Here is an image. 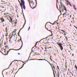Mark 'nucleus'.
I'll list each match as a JSON object with an SVG mask.
<instances>
[{
    "label": "nucleus",
    "mask_w": 77,
    "mask_h": 77,
    "mask_svg": "<svg viewBox=\"0 0 77 77\" xmlns=\"http://www.w3.org/2000/svg\"><path fill=\"white\" fill-rule=\"evenodd\" d=\"M46 60L47 61V62H48V63H49V64H50V65H51V68L53 71V73H54V77H55V74H54V69H53V66L52 65H51V64L50 63V62H48V61L45 60V59H30L29 60Z\"/></svg>",
    "instance_id": "nucleus-1"
},
{
    "label": "nucleus",
    "mask_w": 77,
    "mask_h": 77,
    "mask_svg": "<svg viewBox=\"0 0 77 77\" xmlns=\"http://www.w3.org/2000/svg\"><path fill=\"white\" fill-rule=\"evenodd\" d=\"M18 1L20 3V5L21 8H22V6H23V8L24 10H25L26 9V6H25V2H24V0H20L21 4V2H20L19 0H18Z\"/></svg>",
    "instance_id": "nucleus-2"
},
{
    "label": "nucleus",
    "mask_w": 77,
    "mask_h": 77,
    "mask_svg": "<svg viewBox=\"0 0 77 77\" xmlns=\"http://www.w3.org/2000/svg\"><path fill=\"white\" fill-rule=\"evenodd\" d=\"M22 47H23V43H22V46H21L20 48L19 49H9L8 51H7V53L6 54V55H8V53H9V51H11V50H15L16 51H17V50H20V49H21V48H22Z\"/></svg>",
    "instance_id": "nucleus-3"
},
{
    "label": "nucleus",
    "mask_w": 77,
    "mask_h": 77,
    "mask_svg": "<svg viewBox=\"0 0 77 77\" xmlns=\"http://www.w3.org/2000/svg\"><path fill=\"white\" fill-rule=\"evenodd\" d=\"M26 20L25 21V23H24V25H23V27H22V28L20 29V30H19V32H18V35H19V34H20V31H21V30L22 29H23V28L24 27V26H25V24H26Z\"/></svg>",
    "instance_id": "nucleus-4"
},
{
    "label": "nucleus",
    "mask_w": 77,
    "mask_h": 77,
    "mask_svg": "<svg viewBox=\"0 0 77 77\" xmlns=\"http://www.w3.org/2000/svg\"><path fill=\"white\" fill-rule=\"evenodd\" d=\"M62 8H63V10H64V11H65L66 12L67 11V10H66V8H65V7L63 5V6L62 7Z\"/></svg>",
    "instance_id": "nucleus-5"
},
{
    "label": "nucleus",
    "mask_w": 77,
    "mask_h": 77,
    "mask_svg": "<svg viewBox=\"0 0 77 77\" xmlns=\"http://www.w3.org/2000/svg\"><path fill=\"white\" fill-rule=\"evenodd\" d=\"M60 14H61V15H60L59 17H60V15H62V13L61 12L62 11V12H63V9H61V10L60 11Z\"/></svg>",
    "instance_id": "nucleus-6"
},
{
    "label": "nucleus",
    "mask_w": 77,
    "mask_h": 77,
    "mask_svg": "<svg viewBox=\"0 0 77 77\" xmlns=\"http://www.w3.org/2000/svg\"><path fill=\"white\" fill-rule=\"evenodd\" d=\"M44 39H42L39 42H41V41L42 42H45V41Z\"/></svg>",
    "instance_id": "nucleus-7"
},
{
    "label": "nucleus",
    "mask_w": 77,
    "mask_h": 77,
    "mask_svg": "<svg viewBox=\"0 0 77 77\" xmlns=\"http://www.w3.org/2000/svg\"><path fill=\"white\" fill-rule=\"evenodd\" d=\"M68 14V13H67V12H65L64 14H63V16H64V15H66L67 16H68V14Z\"/></svg>",
    "instance_id": "nucleus-8"
},
{
    "label": "nucleus",
    "mask_w": 77,
    "mask_h": 77,
    "mask_svg": "<svg viewBox=\"0 0 77 77\" xmlns=\"http://www.w3.org/2000/svg\"><path fill=\"white\" fill-rule=\"evenodd\" d=\"M57 44L60 46H60H62V45H63V44H62L61 43H57Z\"/></svg>",
    "instance_id": "nucleus-9"
},
{
    "label": "nucleus",
    "mask_w": 77,
    "mask_h": 77,
    "mask_svg": "<svg viewBox=\"0 0 77 77\" xmlns=\"http://www.w3.org/2000/svg\"><path fill=\"white\" fill-rule=\"evenodd\" d=\"M1 20H2V22H4L5 19H3V18H1Z\"/></svg>",
    "instance_id": "nucleus-10"
},
{
    "label": "nucleus",
    "mask_w": 77,
    "mask_h": 77,
    "mask_svg": "<svg viewBox=\"0 0 77 77\" xmlns=\"http://www.w3.org/2000/svg\"><path fill=\"white\" fill-rule=\"evenodd\" d=\"M60 48L61 50H63V47H62V46H60Z\"/></svg>",
    "instance_id": "nucleus-11"
},
{
    "label": "nucleus",
    "mask_w": 77,
    "mask_h": 77,
    "mask_svg": "<svg viewBox=\"0 0 77 77\" xmlns=\"http://www.w3.org/2000/svg\"><path fill=\"white\" fill-rule=\"evenodd\" d=\"M53 34H52V35H51L49 36H48V37H47L45 38H44V39H47V38H48L49 37V36H53Z\"/></svg>",
    "instance_id": "nucleus-12"
},
{
    "label": "nucleus",
    "mask_w": 77,
    "mask_h": 77,
    "mask_svg": "<svg viewBox=\"0 0 77 77\" xmlns=\"http://www.w3.org/2000/svg\"><path fill=\"white\" fill-rule=\"evenodd\" d=\"M74 42L75 43H77V39H74Z\"/></svg>",
    "instance_id": "nucleus-13"
},
{
    "label": "nucleus",
    "mask_w": 77,
    "mask_h": 77,
    "mask_svg": "<svg viewBox=\"0 0 77 77\" xmlns=\"http://www.w3.org/2000/svg\"><path fill=\"white\" fill-rule=\"evenodd\" d=\"M53 68L54 69V70H56V68H55V67L54 66V65H53Z\"/></svg>",
    "instance_id": "nucleus-14"
},
{
    "label": "nucleus",
    "mask_w": 77,
    "mask_h": 77,
    "mask_svg": "<svg viewBox=\"0 0 77 77\" xmlns=\"http://www.w3.org/2000/svg\"><path fill=\"white\" fill-rule=\"evenodd\" d=\"M45 53H47V54H48V51L47 50H46L45 51Z\"/></svg>",
    "instance_id": "nucleus-15"
},
{
    "label": "nucleus",
    "mask_w": 77,
    "mask_h": 77,
    "mask_svg": "<svg viewBox=\"0 0 77 77\" xmlns=\"http://www.w3.org/2000/svg\"><path fill=\"white\" fill-rule=\"evenodd\" d=\"M34 54H36V55H38V54H38L37 53H34Z\"/></svg>",
    "instance_id": "nucleus-16"
},
{
    "label": "nucleus",
    "mask_w": 77,
    "mask_h": 77,
    "mask_svg": "<svg viewBox=\"0 0 77 77\" xmlns=\"http://www.w3.org/2000/svg\"><path fill=\"white\" fill-rule=\"evenodd\" d=\"M6 48H5V49H4V50H5V54H6Z\"/></svg>",
    "instance_id": "nucleus-17"
},
{
    "label": "nucleus",
    "mask_w": 77,
    "mask_h": 77,
    "mask_svg": "<svg viewBox=\"0 0 77 77\" xmlns=\"http://www.w3.org/2000/svg\"><path fill=\"white\" fill-rule=\"evenodd\" d=\"M15 24L14 25V26H16V25H17V22H15Z\"/></svg>",
    "instance_id": "nucleus-18"
},
{
    "label": "nucleus",
    "mask_w": 77,
    "mask_h": 77,
    "mask_svg": "<svg viewBox=\"0 0 77 77\" xmlns=\"http://www.w3.org/2000/svg\"><path fill=\"white\" fill-rule=\"evenodd\" d=\"M5 30L6 32H8V29H7V28H5Z\"/></svg>",
    "instance_id": "nucleus-19"
},
{
    "label": "nucleus",
    "mask_w": 77,
    "mask_h": 77,
    "mask_svg": "<svg viewBox=\"0 0 77 77\" xmlns=\"http://www.w3.org/2000/svg\"><path fill=\"white\" fill-rule=\"evenodd\" d=\"M57 69L59 70V71H60V69H59V66H57Z\"/></svg>",
    "instance_id": "nucleus-20"
},
{
    "label": "nucleus",
    "mask_w": 77,
    "mask_h": 77,
    "mask_svg": "<svg viewBox=\"0 0 77 77\" xmlns=\"http://www.w3.org/2000/svg\"><path fill=\"white\" fill-rule=\"evenodd\" d=\"M35 1L36 2V6H35V7H36L37 5V1H36V0H35Z\"/></svg>",
    "instance_id": "nucleus-21"
},
{
    "label": "nucleus",
    "mask_w": 77,
    "mask_h": 77,
    "mask_svg": "<svg viewBox=\"0 0 77 77\" xmlns=\"http://www.w3.org/2000/svg\"><path fill=\"white\" fill-rule=\"evenodd\" d=\"M50 41V40L49 39H47V40L46 39V41H47V42H48V41Z\"/></svg>",
    "instance_id": "nucleus-22"
},
{
    "label": "nucleus",
    "mask_w": 77,
    "mask_h": 77,
    "mask_svg": "<svg viewBox=\"0 0 77 77\" xmlns=\"http://www.w3.org/2000/svg\"><path fill=\"white\" fill-rule=\"evenodd\" d=\"M15 35H16V36H17V35L16 34H12V35L11 36V37H12V36H15Z\"/></svg>",
    "instance_id": "nucleus-23"
},
{
    "label": "nucleus",
    "mask_w": 77,
    "mask_h": 77,
    "mask_svg": "<svg viewBox=\"0 0 77 77\" xmlns=\"http://www.w3.org/2000/svg\"><path fill=\"white\" fill-rule=\"evenodd\" d=\"M20 41H21V39H20L18 40V42H20Z\"/></svg>",
    "instance_id": "nucleus-24"
},
{
    "label": "nucleus",
    "mask_w": 77,
    "mask_h": 77,
    "mask_svg": "<svg viewBox=\"0 0 77 77\" xmlns=\"http://www.w3.org/2000/svg\"><path fill=\"white\" fill-rule=\"evenodd\" d=\"M10 18L11 21H12V18H11V17H10Z\"/></svg>",
    "instance_id": "nucleus-25"
},
{
    "label": "nucleus",
    "mask_w": 77,
    "mask_h": 77,
    "mask_svg": "<svg viewBox=\"0 0 77 77\" xmlns=\"http://www.w3.org/2000/svg\"><path fill=\"white\" fill-rule=\"evenodd\" d=\"M5 47L6 48H8V46H6Z\"/></svg>",
    "instance_id": "nucleus-26"
},
{
    "label": "nucleus",
    "mask_w": 77,
    "mask_h": 77,
    "mask_svg": "<svg viewBox=\"0 0 77 77\" xmlns=\"http://www.w3.org/2000/svg\"><path fill=\"white\" fill-rule=\"evenodd\" d=\"M75 69H77V67L76 66V65H75Z\"/></svg>",
    "instance_id": "nucleus-27"
},
{
    "label": "nucleus",
    "mask_w": 77,
    "mask_h": 77,
    "mask_svg": "<svg viewBox=\"0 0 77 77\" xmlns=\"http://www.w3.org/2000/svg\"><path fill=\"white\" fill-rule=\"evenodd\" d=\"M21 8L22 9V12L23 14V8H22V7Z\"/></svg>",
    "instance_id": "nucleus-28"
},
{
    "label": "nucleus",
    "mask_w": 77,
    "mask_h": 77,
    "mask_svg": "<svg viewBox=\"0 0 77 77\" xmlns=\"http://www.w3.org/2000/svg\"><path fill=\"white\" fill-rule=\"evenodd\" d=\"M61 7H63V4H61Z\"/></svg>",
    "instance_id": "nucleus-29"
},
{
    "label": "nucleus",
    "mask_w": 77,
    "mask_h": 77,
    "mask_svg": "<svg viewBox=\"0 0 77 77\" xmlns=\"http://www.w3.org/2000/svg\"><path fill=\"white\" fill-rule=\"evenodd\" d=\"M73 8H75V5H73Z\"/></svg>",
    "instance_id": "nucleus-30"
},
{
    "label": "nucleus",
    "mask_w": 77,
    "mask_h": 77,
    "mask_svg": "<svg viewBox=\"0 0 77 77\" xmlns=\"http://www.w3.org/2000/svg\"><path fill=\"white\" fill-rule=\"evenodd\" d=\"M67 3H70V2H69V1H67Z\"/></svg>",
    "instance_id": "nucleus-31"
},
{
    "label": "nucleus",
    "mask_w": 77,
    "mask_h": 77,
    "mask_svg": "<svg viewBox=\"0 0 77 77\" xmlns=\"http://www.w3.org/2000/svg\"><path fill=\"white\" fill-rule=\"evenodd\" d=\"M60 34H63V32H60Z\"/></svg>",
    "instance_id": "nucleus-32"
},
{
    "label": "nucleus",
    "mask_w": 77,
    "mask_h": 77,
    "mask_svg": "<svg viewBox=\"0 0 77 77\" xmlns=\"http://www.w3.org/2000/svg\"><path fill=\"white\" fill-rule=\"evenodd\" d=\"M24 19H25V20H26V19H25V17H24Z\"/></svg>",
    "instance_id": "nucleus-33"
},
{
    "label": "nucleus",
    "mask_w": 77,
    "mask_h": 77,
    "mask_svg": "<svg viewBox=\"0 0 77 77\" xmlns=\"http://www.w3.org/2000/svg\"><path fill=\"white\" fill-rule=\"evenodd\" d=\"M30 27L29 26V28H28V30H30Z\"/></svg>",
    "instance_id": "nucleus-34"
},
{
    "label": "nucleus",
    "mask_w": 77,
    "mask_h": 77,
    "mask_svg": "<svg viewBox=\"0 0 77 77\" xmlns=\"http://www.w3.org/2000/svg\"><path fill=\"white\" fill-rule=\"evenodd\" d=\"M38 42H37L36 43V45L37 44H38Z\"/></svg>",
    "instance_id": "nucleus-35"
},
{
    "label": "nucleus",
    "mask_w": 77,
    "mask_h": 77,
    "mask_svg": "<svg viewBox=\"0 0 77 77\" xmlns=\"http://www.w3.org/2000/svg\"><path fill=\"white\" fill-rule=\"evenodd\" d=\"M51 41H55V40H54L53 39H51Z\"/></svg>",
    "instance_id": "nucleus-36"
},
{
    "label": "nucleus",
    "mask_w": 77,
    "mask_h": 77,
    "mask_svg": "<svg viewBox=\"0 0 77 77\" xmlns=\"http://www.w3.org/2000/svg\"><path fill=\"white\" fill-rule=\"evenodd\" d=\"M16 61H17V62H18V61L21 62V61H20V60H16Z\"/></svg>",
    "instance_id": "nucleus-37"
},
{
    "label": "nucleus",
    "mask_w": 77,
    "mask_h": 77,
    "mask_svg": "<svg viewBox=\"0 0 77 77\" xmlns=\"http://www.w3.org/2000/svg\"><path fill=\"white\" fill-rule=\"evenodd\" d=\"M74 27H75V28L76 29H77V27H76V26H74Z\"/></svg>",
    "instance_id": "nucleus-38"
},
{
    "label": "nucleus",
    "mask_w": 77,
    "mask_h": 77,
    "mask_svg": "<svg viewBox=\"0 0 77 77\" xmlns=\"http://www.w3.org/2000/svg\"><path fill=\"white\" fill-rule=\"evenodd\" d=\"M49 31H50V32H51V33H52V31H51V30H49Z\"/></svg>",
    "instance_id": "nucleus-39"
},
{
    "label": "nucleus",
    "mask_w": 77,
    "mask_h": 77,
    "mask_svg": "<svg viewBox=\"0 0 77 77\" xmlns=\"http://www.w3.org/2000/svg\"><path fill=\"white\" fill-rule=\"evenodd\" d=\"M74 9L75 10V11H76V8H75V7L74 8Z\"/></svg>",
    "instance_id": "nucleus-40"
},
{
    "label": "nucleus",
    "mask_w": 77,
    "mask_h": 77,
    "mask_svg": "<svg viewBox=\"0 0 77 77\" xmlns=\"http://www.w3.org/2000/svg\"><path fill=\"white\" fill-rule=\"evenodd\" d=\"M62 31L63 32V33H65V31H64V30H62Z\"/></svg>",
    "instance_id": "nucleus-41"
},
{
    "label": "nucleus",
    "mask_w": 77,
    "mask_h": 77,
    "mask_svg": "<svg viewBox=\"0 0 77 77\" xmlns=\"http://www.w3.org/2000/svg\"><path fill=\"white\" fill-rule=\"evenodd\" d=\"M62 31L63 32V33H65V31H64V30H62Z\"/></svg>",
    "instance_id": "nucleus-42"
},
{
    "label": "nucleus",
    "mask_w": 77,
    "mask_h": 77,
    "mask_svg": "<svg viewBox=\"0 0 77 77\" xmlns=\"http://www.w3.org/2000/svg\"><path fill=\"white\" fill-rule=\"evenodd\" d=\"M62 31L63 32V33H65V31H64V30H62Z\"/></svg>",
    "instance_id": "nucleus-43"
},
{
    "label": "nucleus",
    "mask_w": 77,
    "mask_h": 77,
    "mask_svg": "<svg viewBox=\"0 0 77 77\" xmlns=\"http://www.w3.org/2000/svg\"><path fill=\"white\" fill-rule=\"evenodd\" d=\"M4 45H6V42L5 43Z\"/></svg>",
    "instance_id": "nucleus-44"
},
{
    "label": "nucleus",
    "mask_w": 77,
    "mask_h": 77,
    "mask_svg": "<svg viewBox=\"0 0 77 77\" xmlns=\"http://www.w3.org/2000/svg\"><path fill=\"white\" fill-rule=\"evenodd\" d=\"M69 5L70 6H71V4L70 3H70H69Z\"/></svg>",
    "instance_id": "nucleus-45"
},
{
    "label": "nucleus",
    "mask_w": 77,
    "mask_h": 77,
    "mask_svg": "<svg viewBox=\"0 0 77 77\" xmlns=\"http://www.w3.org/2000/svg\"><path fill=\"white\" fill-rule=\"evenodd\" d=\"M60 4H61H61H62L63 3H62V2H60Z\"/></svg>",
    "instance_id": "nucleus-46"
},
{
    "label": "nucleus",
    "mask_w": 77,
    "mask_h": 77,
    "mask_svg": "<svg viewBox=\"0 0 77 77\" xmlns=\"http://www.w3.org/2000/svg\"><path fill=\"white\" fill-rule=\"evenodd\" d=\"M62 9V8L61 7H60V9Z\"/></svg>",
    "instance_id": "nucleus-47"
},
{
    "label": "nucleus",
    "mask_w": 77,
    "mask_h": 77,
    "mask_svg": "<svg viewBox=\"0 0 77 77\" xmlns=\"http://www.w3.org/2000/svg\"><path fill=\"white\" fill-rule=\"evenodd\" d=\"M45 28H46V29H47V30H48V28H46V26H45Z\"/></svg>",
    "instance_id": "nucleus-48"
},
{
    "label": "nucleus",
    "mask_w": 77,
    "mask_h": 77,
    "mask_svg": "<svg viewBox=\"0 0 77 77\" xmlns=\"http://www.w3.org/2000/svg\"><path fill=\"white\" fill-rule=\"evenodd\" d=\"M31 2L32 3H33V1H31Z\"/></svg>",
    "instance_id": "nucleus-49"
},
{
    "label": "nucleus",
    "mask_w": 77,
    "mask_h": 77,
    "mask_svg": "<svg viewBox=\"0 0 77 77\" xmlns=\"http://www.w3.org/2000/svg\"><path fill=\"white\" fill-rule=\"evenodd\" d=\"M26 63H24L23 64V66H24V64H25Z\"/></svg>",
    "instance_id": "nucleus-50"
},
{
    "label": "nucleus",
    "mask_w": 77,
    "mask_h": 77,
    "mask_svg": "<svg viewBox=\"0 0 77 77\" xmlns=\"http://www.w3.org/2000/svg\"><path fill=\"white\" fill-rule=\"evenodd\" d=\"M23 68V67H22L21 68H20V69H19H19H21V68Z\"/></svg>",
    "instance_id": "nucleus-51"
},
{
    "label": "nucleus",
    "mask_w": 77,
    "mask_h": 77,
    "mask_svg": "<svg viewBox=\"0 0 77 77\" xmlns=\"http://www.w3.org/2000/svg\"><path fill=\"white\" fill-rule=\"evenodd\" d=\"M12 65V63L10 64V65L9 66H11V65Z\"/></svg>",
    "instance_id": "nucleus-52"
},
{
    "label": "nucleus",
    "mask_w": 77,
    "mask_h": 77,
    "mask_svg": "<svg viewBox=\"0 0 77 77\" xmlns=\"http://www.w3.org/2000/svg\"><path fill=\"white\" fill-rule=\"evenodd\" d=\"M23 17H24V14L23 13Z\"/></svg>",
    "instance_id": "nucleus-53"
},
{
    "label": "nucleus",
    "mask_w": 77,
    "mask_h": 77,
    "mask_svg": "<svg viewBox=\"0 0 77 77\" xmlns=\"http://www.w3.org/2000/svg\"><path fill=\"white\" fill-rule=\"evenodd\" d=\"M51 39H53V37H51Z\"/></svg>",
    "instance_id": "nucleus-54"
},
{
    "label": "nucleus",
    "mask_w": 77,
    "mask_h": 77,
    "mask_svg": "<svg viewBox=\"0 0 77 77\" xmlns=\"http://www.w3.org/2000/svg\"><path fill=\"white\" fill-rule=\"evenodd\" d=\"M57 75H58V77H59V75L58 74H57Z\"/></svg>",
    "instance_id": "nucleus-55"
},
{
    "label": "nucleus",
    "mask_w": 77,
    "mask_h": 77,
    "mask_svg": "<svg viewBox=\"0 0 77 77\" xmlns=\"http://www.w3.org/2000/svg\"><path fill=\"white\" fill-rule=\"evenodd\" d=\"M50 59H51V61H52V59H51V58Z\"/></svg>",
    "instance_id": "nucleus-56"
},
{
    "label": "nucleus",
    "mask_w": 77,
    "mask_h": 77,
    "mask_svg": "<svg viewBox=\"0 0 77 77\" xmlns=\"http://www.w3.org/2000/svg\"><path fill=\"white\" fill-rule=\"evenodd\" d=\"M45 49H47V48L46 47H45Z\"/></svg>",
    "instance_id": "nucleus-57"
},
{
    "label": "nucleus",
    "mask_w": 77,
    "mask_h": 77,
    "mask_svg": "<svg viewBox=\"0 0 77 77\" xmlns=\"http://www.w3.org/2000/svg\"><path fill=\"white\" fill-rule=\"evenodd\" d=\"M71 15H70V18H71Z\"/></svg>",
    "instance_id": "nucleus-58"
},
{
    "label": "nucleus",
    "mask_w": 77,
    "mask_h": 77,
    "mask_svg": "<svg viewBox=\"0 0 77 77\" xmlns=\"http://www.w3.org/2000/svg\"><path fill=\"white\" fill-rule=\"evenodd\" d=\"M74 54H72V56H74Z\"/></svg>",
    "instance_id": "nucleus-59"
},
{
    "label": "nucleus",
    "mask_w": 77,
    "mask_h": 77,
    "mask_svg": "<svg viewBox=\"0 0 77 77\" xmlns=\"http://www.w3.org/2000/svg\"><path fill=\"white\" fill-rule=\"evenodd\" d=\"M48 48H51V47H50Z\"/></svg>",
    "instance_id": "nucleus-60"
},
{
    "label": "nucleus",
    "mask_w": 77,
    "mask_h": 77,
    "mask_svg": "<svg viewBox=\"0 0 77 77\" xmlns=\"http://www.w3.org/2000/svg\"><path fill=\"white\" fill-rule=\"evenodd\" d=\"M64 35H66V34L64 33Z\"/></svg>",
    "instance_id": "nucleus-61"
},
{
    "label": "nucleus",
    "mask_w": 77,
    "mask_h": 77,
    "mask_svg": "<svg viewBox=\"0 0 77 77\" xmlns=\"http://www.w3.org/2000/svg\"><path fill=\"white\" fill-rule=\"evenodd\" d=\"M64 74V77H65V74Z\"/></svg>",
    "instance_id": "nucleus-62"
},
{
    "label": "nucleus",
    "mask_w": 77,
    "mask_h": 77,
    "mask_svg": "<svg viewBox=\"0 0 77 77\" xmlns=\"http://www.w3.org/2000/svg\"><path fill=\"white\" fill-rule=\"evenodd\" d=\"M32 9H35V7H34L33 8H32Z\"/></svg>",
    "instance_id": "nucleus-63"
},
{
    "label": "nucleus",
    "mask_w": 77,
    "mask_h": 77,
    "mask_svg": "<svg viewBox=\"0 0 77 77\" xmlns=\"http://www.w3.org/2000/svg\"><path fill=\"white\" fill-rule=\"evenodd\" d=\"M15 31H14V32H13V33H15Z\"/></svg>",
    "instance_id": "nucleus-64"
}]
</instances>
